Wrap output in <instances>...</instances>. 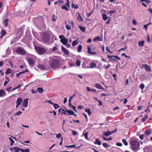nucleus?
<instances>
[{
	"mask_svg": "<svg viewBox=\"0 0 152 152\" xmlns=\"http://www.w3.org/2000/svg\"><path fill=\"white\" fill-rule=\"evenodd\" d=\"M129 143L131 145L130 148L134 152H136L139 149L140 144L136 140H130Z\"/></svg>",
	"mask_w": 152,
	"mask_h": 152,
	"instance_id": "f257e3e1",
	"label": "nucleus"
},
{
	"mask_svg": "<svg viewBox=\"0 0 152 152\" xmlns=\"http://www.w3.org/2000/svg\"><path fill=\"white\" fill-rule=\"evenodd\" d=\"M59 62L58 60L53 59L50 64V66L52 68H56L59 66Z\"/></svg>",
	"mask_w": 152,
	"mask_h": 152,
	"instance_id": "f03ea898",
	"label": "nucleus"
},
{
	"mask_svg": "<svg viewBox=\"0 0 152 152\" xmlns=\"http://www.w3.org/2000/svg\"><path fill=\"white\" fill-rule=\"evenodd\" d=\"M35 50L39 55L44 54L46 52V50L45 49L40 47H35Z\"/></svg>",
	"mask_w": 152,
	"mask_h": 152,
	"instance_id": "7ed1b4c3",
	"label": "nucleus"
},
{
	"mask_svg": "<svg viewBox=\"0 0 152 152\" xmlns=\"http://www.w3.org/2000/svg\"><path fill=\"white\" fill-rule=\"evenodd\" d=\"M16 53L21 55H24L26 54V50L22 47H19L17 48L15 50Z\"/></svg>",
	"mask_w": 152,
	"mask_h": 152,
	"instance_id": "20e7f679",
	"label": "nucleus"
},
{
	"mask_svg": "<svg viewBox=\"0 0 152 152\" xmlns=\"http://www.w3.org/2000/svg\"><path fill=\"white\" fill-rule=\"evenodd\" d=\"M27 60L30 66H32L34 65L35 62L34 58L29 57L27 58Z\"/></svg>",
	"mask_w": 152,
	"mask_h": 152,
	"instance_id": "39448f33",
	"label": "nucleus"
},
{
	"mask_svg": "<svg viewBox=\"0 0 152 152\" xmlns=\"http://www.w3.org/2000/svg\"><path fill=\"white\" fill-rule=\"evenodd\" d=\"M21 148H18L17 146H15L13 148H10V150L14 152H19L20 151H21Z\"/></svg>",
	"mask_w": 152,
	"mask_h": 152,
	"instance_id": "423d86ee",
	"label": "nucleus"
},
{
	"mask_svg": "<svg viewBox=\"0 0 152 152\" xmlns=\"http://www.w3.org/2000/svg\"><path fill=\"white\" fill-rule=\"evenodd\" d=\"M141 68H145V70L148 71L150 72L151 70V67L148 65L147 64H142V66L141 67Z\"/></svg>",
	"mask_w": 152,
	"mask_h": 152,
	"instance_id": "0eeeda50",
	"label": "nucleus"
},
{
	"mask_svg": "<svg viewBox=\"0 0 152 152\" xmlns=\"http://www.w3.org/2000/svg\"><path fill=\"white\" fill-rule=\"evenodd\" d=\"M117 131V129H115L114 130H113L111 132L108 131V132H105V136L107 137L109 135H111V134L115 133Z\"/></svg>",
	"mask_w": 152,
	"mask_h": 152,
	"instance_id": "6e6552de",
	"label": "nucleus"
},
{
	"mask_svg": "<svg viewBox=\"0 0 152 152\" xmlns=\"http://www.w3.org/2000/svg\"><path fill=\"white\" fill-rule=\"evenodd\" d=\"M28 99H25L22 102V104L23 107H26L28 106Z\"/></svg>",
	"mask_w": 152,
	"mask_h": 152,
	"instance_id": "1a4fd4ad",
	"label": "nucleus"
},
{
	"mask_svg": "<svg viewBox=\"0 0 152 152\" xmlns=\"http://www.w3.org/2000/svg\"><path fill=\"white\" fill-rule=\"evenodd\" d=\"M152 133V129H150L148 130H146L144 132L145 135L147 136L151 134Z\"/></svg>",
	"mask_w": 152,
	"mask_h": 152,
	"instance_id": "9d476101",
	"label": "nucleus"
},
{
	"mask_svg": "<svg viewBox=\"0 0 152 152\" xmlns=\"http://www.w3.org/2000/svg\"><path fill=\"white\" fill-rule=\"evenodd\" d=\"M61 48L62 51L66 55H69V51L67 49L63 47V46H61Z\"/></svg>",
	"mask_w": 152,
	"mask_h": 152,
	"instance_id": "9b49d317",
	"label": "nucleus"
},
{
	"mask_svg": "<svg viewBox=\"0 0 152 152\" xmlns=\"http://www.w3.org/2000/svg\"><path fill=\"white\" fill-rule=\"evenodd\" d=\"M60 42L64 45H66L67 43L68 40L67 39H66L65 37L64 38V39L60 40Z\"/></svg>",
	"mask_w": 152,
	"mask_h": 152,
	"instance_id": "f8f14e48",
	"label": "nucleus"
},
{
	"mask_svg": "<svg viewBox=\"0 0 152 152\" xmlns=\"http://www.w3.org/2000/svg\"><path fill=\"white\" fill-rule=\"evenodd\" d=\"M77 20L79 22H81L83 21V19L80 13H78V16L77 18Z\"/></svg>",
	"mask_w": 152,
	"mask_h": 152,
	"instance_id": "ddd939ff",
	"label": "nucleus"
},
{
	"mask_svg": "<svg viewBox=\"0 0 152 152\" xmlns=\"http://www.w3.org/2000/svg\"><path fill=\"white\" fill-rule=\"evenodd\" d=\"M49 41L48 37L47 36L45 37L42 38V41L45 43H47Z\"/></svg>",
	"mask_w": 152,
	"mask_h": 152,
	"instance_id": "4468645a",
	"label": "nucleus"
},
{
	"mask_svg": "<svg viewBox=\"0 0 152 152\" xmlns=\"http://www.w3.org/2000/svg\"><path fill=\"white\" fill-rule=\"evenodd\" d=\"M96 64L94 63H92L90 64V66L87 67V68H89V67L91 68L96 67Z\"/></svg>",
	"mask_w": 152,
	"mask_h": 152,
	"instance_id": "2eb2a0df",
	"label": "nucleus"
},
{
	"mask_svg": "<svg viewBox=\"0 0 152 152\" xmlns=\"http://www.w3.org/2000/svg\"><path fill=\"white\" fill-rule=\"evenodd\" d=\"M94 41H102V37H100L99 36H98L96 37L93 40Z\"/></svg>",
	"mask_w": 152,
	"mask_h": 152,
	"instance_id": "dca6fc26",
	"label": "nucleus"
},
{
	"mask_svg": "<svg viewBox=\"0 0 152 152\" xmlns=\"http://www.w3.org/2000/svg\"><path fill=\"white\" fill-rule=\"evenodd\" d=\"M5 95V92L3 90H0V97H2L4 96Z\"/></svg>",
	"mask_w": 152,
	"mask_h": 152,
	"instance_id": "f3484780",
	"label": "nucleus"
},
{
	"mask_svg": "<svg viewBox=\"0 0 152 152\" xmlns=\"http://www.w3.org/2000/svg\"><path fill=\"white\" fill-rule=\"evenodd\" d=\"M88 53L89 54H92V55H95L96 54V52H92L91 51V49L89 48V47H88Z\"/></svg>",
	"mask_w": 152,
	"mask_h": 152,
	"instance_id": "a211bd4d",
	"label": "nucleus"
},
{
	"mask_svg": "<svg viewBox=\"0 0 152 152\" xmlns=\"http://www.w3.org/2000/svg\"><path fill=\"white\" fill-rule=\"evenodd\" d=\"M37 67L39 69H41L42 70H44L45 69V66L43 65H42V64H39L37 66Z\"/></svg>",
	"mask_w": 152,
	"mask_h": 152,
	"instance_id": "6ab92c4d",
	"label": "nucleus"
},
{
	"mask_svg": "<svg viewBox=\"0 0 152 152\" xmlns=\"http://www.w3.org/2000/svg\"><path fill=\"white\" fill-rule=\"evenodd\" d=\"M108 19V21L106 22V24L110 23V18L107 16L105 14V21L107 20Z\"/></svg>",
	"mask_w": 152,
	"mask_h": 152,
	"instance_id": "aec40b11",
	"label": "nucleus"
},
{
	"mask_svg": "<svg viewBox=\"0 0 152 152\" xmlns=\"http://www.w3.org/2000/svg\"><path fill=\"white\" fill-rule=\"evenodd\" d=\"M145 41L142 40L141 41H140L138 43V45L140 47L143 46L144 44Z\"/></svg>",
	"mask_w": 152,
	"mask_h": 152,
	"instance_id": "412c9836",
	"label": "nucleus"
},
{
	"mask_svg": "<svg viewBox=\"0 0 152 152\" xmlns=\"http://www.w3.org/2000/svg\"><path fill=\"white\" fill-rule=\"evenodd\" d=\"M94 143L95 144H98V145H100L101 144V141L98 139L96 140L94 142Z\"/></svg>",
	"mask_w": 152,
	"mask_h": 152,
	"instance_id": "4be33fe9",
	"label": "nucleus"
},
{
	"mask_svg": "<svg viewBox=\"0 0 152 152\" xmlns=\"http://www.w3.org/2000/svg\"><path fill=\"white\" fill-rule=\"evenodd\" d=\"M22 101V99L21 98H18L16 102L17 104H21V102Z\"/></svg>",
	"mask_w": 152,
	"mask_h": 152,
	"instance_id": "5701e85b",
	"label": "nucleus"
},
{
	"mask_svg": "<svg viewBox=\"0 0 152 152\" xmlns=\"http://www.w3.org/2000/svg\"><path fill=\"white\" fill-rule=\"evenodd\" d=\"M145 118H142L141 119V121L142 122H145L146 121V119L148 118V116L147 115H145Z\"/></svg>",
	"mask_w": 152,
	"mask_h": 152,
	"instance_id": "b1692460",
	"label": "nucleus"
},
{
	"mask_svg": "<svg viewBox=\"0 0 152 152\" xmlns=\"http://www.w3.org/2000/svg\"><path fill=\"white\" fill-rule=\"evenodd\" d=\"M88 132H86L85 133H83V135H84L85 136V137L87 140H89V139L88 138Z\"/></svg>",
	"mask_w": 152,
	"mask_h": 152,
	"instance_id": "393cba45",
	"label": "nucleus"
},
{
	"mask_svg": "<svg viewBox=\"0 0 152 152\" xmlns=\"http://www.w3.org/2000/svg\"><path fill=\"white\" fill-rule=\"evenodd\" d=\"M79 28L83 32H85L86 30V28L85 27L82 26H79Z\"/></svg>",
	"mask_w": 152,
	"mask_h": 152,
	"instance_id": "a878e982",
	"label": "nucleus"
},
{
	"mask_svg": "<svg viewBox=\"0 0 152 152\" xmlns=\"http://www.w3.org/2000/svg\"><path fill=\"white\" fill-rule=\"evenodd\" d=\"M66 111L67 113L69 114L70 115H73L74 114V113L72 110H66Z\"/></svg>",
	"mask_w": 152,
	"mask_h": 152,
	"instance_id": "bb28decb",
	"label": "nucleus"
},
{
	"mask_svg": "<svg viewBox=\"0 0 152 152\" xmlns=\"http://www.w3.org/2000/svg\"><path fill=\"white\" fill-rule=\"evenodd\" d=\"M78 42L77 40H74L73 42H72V46H74L78 44Z\"/></svg>",
	"mask_w": 152,
	"mask_h": 152,
	"instance_id": "cd10ccee",
	"label": "nucleus"
},
{
	"mask_svg": "<svg viewBox=\"0 0 152 152\" xmlns=\"http://www.w3.org/2000/svg\"><path fill=\"white\" fill-rule=\"evenodd\" d=\"M9 139L11 142L10 145H12L14 143V141L11 137H9Z\"/></svg>",
	"mask_w": 152,
	"mask_h": 152,
	"instance_id": "c85d7f7f",
	"label": "nucleus"
},
{
	"mask_svg": "<svg viewBox=\"0 0 152 152\" xmlns=\"http://www.w3.org/2000/svg\"><path fill=\"white\" fill-rule=\"evenodd\" d=\"M82 49V47L81 45H79L78 46L77 49L78 51L79 52H80L81 51V50Z\"/></svg>",
	"mask_w": 152,
	"mask_h": 152,
	"instance_id": "c756f323",
	"label": "nucleus"
},
{
	"mask_svg": "<svg viewBox=\"0 0 152 152\" xmlns=\"http://www.w3.org/2000/svg\"><path fill=\"white\" fill-rule=\"evenodd\" d=\"M122 142L124 143V144L126 146H127L128 145V143L126 141V140L125 139H123L122 140Z\"/></svg>",
	"mask_w": 152,
	"mask_h": 152,
	"instance_id": "7c9ffc66",
	"label": "nucleus"
},
{
	"mask_svg": "<svg viewBox=\"0 0 152 152\" xmlns=\"http://www.w3.org/2000/svg\"><path fill=\"white\" fill-rule=\"evenodd\" d=\"M40 20L42 22V23L40 25V26L42 28H44L45 26V24L44 23V21L42 19H41Z\"/></svg>",
	"mask_w": 152,
	"mask_h": 152,
	"instance_id": "2f4dec72",
	"label": "nucleus"
},
{
	"mask_svg": "<svg viewBox=\"0 0 152 152\" xmlns=\"http://www.w3.org/2000/svg\"><path fill=\"white\" fill-rule=\"evenodd\" d=\"M8 20L7 19H6L4 20L3 23L5 26H7L8 25Z\"/></svg>",
	"mask_w": 152,
	"mask_h": 152,
	"instance_id": "473e14b6",
	"label": "nucleus"
},
{
	"mask_svg": "<svg viewBox=\"0 0 152 152\" xmlns=\"http://www.w3.org/2000/svg\"><path fill=\"white\" fill-rule=\"evenodd\" d=\"M96 87L98 89H103V88L102 87L101 85L99 84H96Z\"/></svg>",
	"mask_w": 152,
	"mask_h": 152,
	"instance_id": "72a5a7b5",
	"label": "nucleus"
},
{
	"mask_svg": "<svg viewBox=\"0 0 152 152\" xmlns=\"http://www.w3.org/2000/svg\"><path fill=\"white\" fill-rule=\"evenodd\" d=\"M81 62L79 60H77L76 62V65L77 66H80V65Z\"/></svg>",
	"mask_w": 152,
	"mask_h": 152,
	"instance_id": "f704fd0d",
	"label": "nucleus"
},
{
	"mask_svg": "<svg viewBox=\"0 0 152 152\" xmlns=\"http://www.w3.org/2000/svg\"><path fill=\"white\" fill-rule=\"evenodd\" d=\"M11 73V69L10 68H8L5 72L6 74H9Z\"/></svg>",
	"mask_w": 152,
	"mask_h": 152,
	"instance_id": "c9c22d12",
	"label": "nucleus"
},
{
	"mask_svg": "<svg viewBox=\"0 0 152 152\" xmlns=\"http://www.w3.org/2000/svg\"><path fill=\"white\" fill-rule=\"evenodd\" d=\"M22 114V112L20 111H19L17 113H15L14 114L15 116H19Z\"/></svg>",
	"mask_w": 152,
	"mask_h": 152,
	"instance_id": "e433bc0d",
	"label": "nucleus"
},
{
	"mask_svg": "<svg viewBox=\"0 0 152 152\" xmlns=\"http://www.w3.org/2000/svg\"><path fill=\"white\" fill-rule=\"evenodd\" d=\"M121 56H124L126 58H127L129 59H130L131 58V57L130 56H128L126 55L125 53H123L121 55Z\"/></svg>",
	"mask_w": 152,
	"mask_h": 152,
	"instance_id": "4c0bfd02",
	"label": "nucleus"
},
{
	"mask_svg": "<svg viewBox=\"0 0 152 152\" xmlns=\"http://www.w3.org/2000/svg\"><path fill=\"white\" fill-rule=\"evenodd\" d=\"M86 112L88 113L89 115H90L91 114L90 110L89 109H86L85 110Z\"/></svg>",
	"mask_w": 152,
	"mask_h": 152,
	"instance_id": "58836bf2",
	"label": "nucleus"
},
{
	"mask_svg": "<svg viewBox=\"0 0 152 152\" xmlns=\"http://www.w3.org/2000/svg\"><path fill=\"white\" fill-rule=\"evenodd\" d=\"M101 12L102 13V16L103 19L104 20V10H101Z\"/></svg>",
	"mask_w": 152,
	"mask_h": 152,
	"instance_id": "ea45409f",
	"label": "nucleus"
},
{
	"mask_svg": "<svg viewBox=\"0 0 152 152\" xmlns=\"http://www.w3.org/2000/svg\"><path fill=\"white\" fill-rule=\"evenodd\" d=\"M145 85L144 84L142 83L140 85V88L141 90H143L145 88Z\"/></svg>",
	"mask_w": 152,
	"mask_h": 152,
	"instance_id": "a19ab883",
	"label": "nucleus"
},
{
	"mask_svg": "<svg viewBox=\"0 0 152 152\" xmlns=\"http://www.w3.org/2000/svg\"><path fill=\"white\" fill-rule=\"evenodd\" d=\"M21 152H29V150L28 149H25L24 150L21 149Z\"/></svg>",
	"mask_w": 152,
	"mask_h": 152,
	"instance_id": "79ce46f5",
	"label": "nucleus"
},
{
	"mask_svg": "<svg viewBox=\"0 0 152 152\" xmlns=\"http://www.w3.org/2000/svg\"><path fill=\"white\" fill-rule=\"evenodd\" d=\"M37 89L39 92L40 93H42L43 92V89L42 88L39 87L37 88Z\"/></svg>",
	"mask_w": 152,
	"mask_h": 152,
	"instance_id": "37998d69",
	"label": "nucleus"
},
{
	"mask_svg": "<svg viewBox=\"0 0 152 152\" xmlns=\"http://www.w3.org/2000/svg\"><path fill=\"white\" fill-rule=\"evenodd\" d=\"M116 12V10H114L110 11L109 13L111 15H112V14L115 13Z\"/></svg>",
	"mask_w": 152,
	"mask_h": 152,
	"instance_id": "c03bdc74",
	"label": "nucleus"
},
{
	"mask_svg": "<svg viewBox=\"0 0 152 152\" xmlns=\"http://www.w3.org/2000/svg\"><path fill=\"white\" fill-rule=\"evenodd\" d=\"M53 106L55 109H58L59 107V106L58 104H53Z\"/></svg>",
	"mask_w": 152,
	"mask_h": 152,
	"instance_id": "a18cd8bd",
	"label": "nucleus"
},
{
	"mask_svg": "<svg viewBox=\"0 0 152 152\" xmlns=\"http://www.w3.org/2000/svg\"><path fill=\"white\" fill-rule=\"evenodd\" d=\"M62 9H64L66 11H68L69 10V9L67 8L65 6H64L61 7Z\"/></svg>",
	"mask_w": 152,
	"mask_h": 152,
	"instance_id": "49530a36",
	"label": "nucleus"
},
{
	"mask_svg": "<svg viewBox=\"0 0 152 152\" xmlns=\"http://www.w3.org/2000/svg\"><path fill=\"white\" fill-rule=\"evenodd\" d=\"M1 32H2V35L1 37H1L2 36L5 35L6 34V32L4 30H2Z\"/></svg>",
	"mask_w": 152,
	"mask_h": 152,
	"instance_id": "de8ad7c7",
	"label": "nucleus"
},
{
	"mask_svg": "<svg viewBox=\"0 0 152 152\" xmlns=\"http://www.w3.org/2000/svg\"><path fill=\"white\" fill-rule=\"evenodd\" d=\"M28 70L27 69H26V70L25 71H23L22 72H20L19 73V74L20 75L23 74L24 73H25V72H28Z\"/></svg>",
	"mask_w": 152,
	"mask_h": 152,
	"instance_id": "09e8293b",
	"label": "nucleus"
},
{
	"mask_svg": "<svg viewBox=\"0 0 152 152\" xmlns=\"http://www.w3.org/2000/svg\"><path fill=\"white\" fill-rule=\"evenodd\" d=\"M66 147H69L70 148H75V145H69V146H66Z\"/></svg>",
	"mask_w": 152,
	"mask_h": 152,
	"instance_id": "8fccbe9b",
	"label": "nucleus"
},
{
	"mask_svg": "<svg viewBox=\"0 0 152 152\" xmlns=\"http://www.w3.org/2000/svg\"><path fill=\"white\" fill-rule=\"evenodd\" d=\"M66 29L67 30H70L71 29V27L68 24H66Z\"/></svg>",
	"mask_w": 152,
	"mask_h": 152,
	"instance_id": "3c124183",
	"label": "nucleus"
},
{
	"mask_svg": "<svg viewBox=\"0 0 152 152\" xmlns=\"http://www.w3.org/2000/svg\"><path fill=\"white\" fill-rule=\"evenodd\" d=\"M65 5L68 7H69V0H67V2L66 3H65Z\"/></svg>",
	"mask_w": 152,
	"mask_h": 152,
	"instance_id": "603ef678",
	"label": "nucleus"
},
{
	"mask_svg": "<svg viewBox=\"0 0 152 152\" xmlns=\"http://www.w3.org/2000/svg\"><path fill=\"white\" fill-rule=\"evenodd\" d=\"M64 38H65V37L63 35H60L59 36V38L61 40L64 39Z\"/></svg>",
	"mask_w": 152,
	"mask_h": 152,
	"instance_id": "864d4df0",
	"label": "nucleus"
},
{
	"mask_svg": "<svg viewBox=\"0 0 152 152\" xmlns=\"http://www.w3.org/2000/svg\"><path fill=\"white\" fill-rule=\"evenodd\" d=\"M145 134H142L140 136V138L141 140H143L144 139V137L145 136Z\"/></svg>",
	"mask_w": 152,
	"mask_h": 152,
	"instance_id": "5fc2aeb1",
	"label": "nucleus"
},
{
	"mask_svg": "<svg viewBox=\"0 0 152 152\" xmlns=\"http://www.w3.org/2000/svg\"><path fill=\"white\" fill-rule=\"evenodd\" d=\"M147 40H148V41L149 42H151V38H150V37L149 36V35H147Z\"/></svg>",
	"mask_w": 152,
	"mask_h": 152,
	"instance_id": "6e6d98bb",
	"label": "nucleus"
},
{
	"mask_svg": "<svg viewBox=\"0 0 152 152\" xmlns=\"http://www.w3.org/2000/svg\"><path fill=\"white\" fill-rule=\"evenodd\" d=\"M116 145L118 146H122V144L121 142H117L116 143Z\"/></svg>",
	"mask_w": 152,
	"mask_h": 152,
	"instance_id": "4d7b16f0",
	"label": "nucleus"
},
{
	"mask_svg": "<svg viewBox=\"0 0 152 152\" xmlns=\"http://www.w3.org/2000/svg\"><path fill=\"white\" fill-rule=\"evenodd\" d=\"M132 23L134 25H136L137 24V21L135 20H134L132 21Z\"/></svg>",
	"mask_w": 152,
	"mask_h": 152,
	"instance_id": "13d9d810",
	"label": "nucleus"
},
{
	"mask_svg": "<svg viewBox=\"0 0 152 152\" xmlns=\"http://www.w3.org/2000/svg\"><path fill=\"white\" fill-rule=\"evenodd\" d=\"M72 134H73L75 136V135H76L77 134V132H76V131H74V130H72Z\"/></svg>",
	"mask_w": 152,
	"mask_h": 152,
	"instance_id": "bf43d9fd",
	"label": "nucleus"
},
{
	"mask_svg": "<svg viewBox=\"0 0 152 152\" xmlns=\"http://www.w3.org/2000/svg\"><path fill=\"white\" fill-rule=\"evenodd\" d=\"M106 50L107 51L111 53H113V52L110 51V49L107 47H106Z\"/></svg>",
	"mask_w": 152,
	"mask_h": 152,
	"instance_id": "052dcab7",
	"label": "nucleus"
},
{
	"mask_svg": "<svg viewBox=\"0 0 152 152\" xmlns=\"http://www.w3.org/2000/svg\"><path fill=\"white\" fill-rule=\"evenodd\" d=\"M112 139L111 137H110L109 138L105 137V140H112Z\"/></svg>",
	"mask_w": 152,
	"mask_h": 152,
	"instance_id": "680f3d73",
	"label": "nucleus"
},
{
	"mask_svg": "<svg viewBox=\"0 0 152 152\" xmlns=\"http://www.w3.org/2000/svg\"><path fill=\"white\" fill-rule=\"evenodd\" d=\"M58 3L59 4H63V1L62 0H58Z\"/></svg>",
	"mask_w": 152,
	"mask_h": 152,
	"instance_id": "e2e57ef3",
	"label": "nucleus"
},
{
	"mask_svg": "<svg viewBox=\"0 0 152 152\" xmlns=\"http://www.w3.org/2000/svg\"><path fill=\"white\" fill-rule=\"evenodd\" d=\"M143 107V106H140L138 107V110H141L142 108Z\"/></svg>",
	"mask_w": 152,
	"mask_h": 152,
	"instance_id": "0e129e2a",
	"label": "nucleus"
},
{
	"mask_svg": "<svg viewBox=\"0 0 152 152\" xmlns=\"http://www.w3.org/2000/svg\"><path fill=\"white\" fill-rule=\"evenodd\" d=\"M72 109H73V110L76 112H77V111L76 110V107L75 106H73L72 107Z\"/></svg>",
	"mask_w": 152,
	"mask_h": 152,
	"instance_id": "69168bd1",
	"label": "nucleus"
},
{
	"mask_svg": "<svg viewBox=\"0 0 152 152\" xmlns=\"http://www.w3.org/2000/svg\"><path fill=\"white\" fill-rule=\"evenodd\" d=\"M114 57L115 58H116L117 59L119 60H121L120 58L118 56H114Z\"/></svg>",
	"mask_w": 152,
	"mask_h": 152,
	"instance_id": "338daca9",
	"label": "nucleus"
},
{
	"mask_svg": "<svg viewBox=\"0 0 152 152\" xmlns=\"http://www.w3.org/2000/svg\"><path fill=\"white\" fill-rule=\"evenodd\" d=\"M61 136V134H56V137L58 138H60Z\"/></svg>",
	"mask_w": 152,
	"mask_h": 152,
	"instance_id": "774afa93",
	"label": "nucleus"
}]
</instances>
